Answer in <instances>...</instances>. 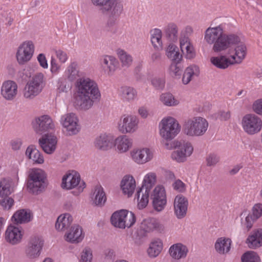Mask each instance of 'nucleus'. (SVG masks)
Returning <instances> with one entry per match:
<instances>
[{
    "mask_svg": "<svg viewBox=\"0 0 262 262\" xmlns=\"http://www.w3.org/2000/svg\"><path fill=\"white\" fill-rule=\"evenodd\" d=\"M76 88L74 103L81 110L90 109L94 102L100 100V92L97 83L93 79L79 78L77 81Z\"/></svg>",
    "mask_w": 262,
    "mask_h": 262,
    "instance_id": "nucleus-1",
    "label": "nucleus"
},
{
    "mask_svg": "<svg viewBox=\"0 0 262 262\" xmlns=\"http://www.w3.org/2000/svg\"><path fill=\"white\" fill-rule=\"evenodd\" d=\"M204 40L209 45H213L212 50L215 52L225 51L240 41V38L234 34L227 35L220 26L209 27L205 32Z\"/></svg>",
    "mask_w": 262,
    "mask_h": 262,
    "instance_id": "nucleus-2",
    "label": "nucleus"
},
{
    "mask_svg": "<svg viewBox=\"0 0 262 262\" xmlns=\"http://www.w3.org/2000/svg\"><path fill=\"white\" fill-rule=\"evenodd\" d=\"M91 4L97 8L99 12L108 16L106 27L110 29L115 24L116 20L124 11L122 0H90Z\"/></svg>",
    "mask_w": 262,
    "mask_h": 262,
    "instance_id": "nucleus-3",
    "label": "nucleus"
},
{
    "mask_svg": "<svg viewBox=\"0 0 262 262\" xmlns=\"http://www.w3.org/2000/svg\"><path fill=\"white\" fill-rule=\"evenodd\" d=\"M208 127V123L204 118L194 117L186 120L183 125L184 134L190 137L203 136Z\"/></svg>",
    "mask_w": 262,
    "mask_h": 262,
    "instance_id": "nucleus-4",
    "label": "nucleus"
},
{
    "mask_svg": "<svg viewBox=\"0 0 262 262\" xmlns=\"http://www.w3.org/2000/svg\"><path fill=\"white\" fill-rule=\"evenodd\" d=\"M46 174L41 169H32L29 171L27 187L31 193L37 194L47 187Z\"/></svg>",
    "mask_w": 262,
    "mask_h": 262,
    "instance_id": "nucleus-5",
    "label": "nucleus"
},
{
    "mask_svg": "<svg viewBox=\"0 0 262 262\" xmlns=\"http://www.w3.org/2000/svg\"><path fill=\"white\" fill-rule=\"evenodd\" d=\"M156 182V175L155 173H148L145 176L141 188L137 191L136 194L139 209H143L147 206L150 189L155 184Z\"/></svg>",
    "mask_w": 262,
    "mask_h": 262,
    "instance_id": "nucleus-6",
    "label": "nucleus"
},
{
    "mask_svg": "<svg viewBox=\"0 0 262 262\" xmlns=\"http://www.w3.org/2000/svg\"><path fill=\"white\" fill-rule=\"evenodd\" d=\"M46 84L44 75L41 73L35 74L28 82L24 90V96L33 99L42 90Z\"/></svg>",
    "mask_w": 262,
    "mask_h": 262,
    "instance_id": "nucleus-7",
    "label": "nucleus"
},
{
    "mask_svg": "<svg viewBox=\"0 0 262 262\" xmlns=\"http://www.w3.org/2000/svg\"><path fill=\"white\" fill-rule=\"evenodd\" d=\"M159 128L160 136L164 139L171 140L180 132L181 127L176 119L169 117L161 121Z\"/></svg>",
    "mask_w": 262,
    "mask_h": 262,
    "instance_id": "nucleus-8",
    "label": "nucleus"
},
{
    "mask_svg": "<svg viewBox=\"0 0 262 262\" xmlns=\"http://www.w3.org/2000/svg\"><path fill=\"white\" fill-rule=\"evenodd\" d=\"M60 122L65 129L67 136L77 135L80 130L81 127L78 118L73 113H67L62 115Z\"/></svg>",
    "mask_w": 262,
    "mask_h": 262,
    "instance_id": "nucleus-9",
    "label": "nucleus"
},
{
    "mask_svg": "<svg viewBox=\"0 0 262 262\" xmlns=\"http://www.w3.org/2000/svg\"><path fill=\"white\" fill-rule=\"evenodd\" d=\"M242 125L244 131L252 135L260 132L262 128V121L254 114H247L242 120Z\"/></svg>",
    "mask_w": 262,
    "mask_h": 262,
    "instance_id": "nucleus-10",
    "label": "nucleus"
},
{
    "mask_svg": "<svg viewBox=\"0 0 262 262\" xmlns=\"http://www.w3.org/2000/svg\"><path fill=\"white\" fill-rule=\"evenodd\" d=\"M177 149L173 151L171 157L178 162H183L192 153L193 148L191 144L187 141L181 140L176 143Z\"/></svg>",
    "mask_w": 262,
    "mask_h": 262,
    "instance_id": "nucleus-11",
    "label": "nucleus"
},
{
    "mask_svg": "<svg viewBox=\"0 0 262 262\" xmlns=\"http://www.w3.org/2000/svg\"><path fill=\"white\" fill-rule=\"evenodd\" d=\"M139 120L134 115H124L118 123V130L122 134L133 133L138 129Z\"/></svg>",
    "mask_w": 262,
    "mask_h": 262,
    "instance_id": "nucleus-12",
    "label": "nucleus"
},
{
    "mask_svg": "<svg viewBox=\"0 0 262 262\" xmlns=\"http://www.w3.org/2000/svg\"><path fill=\"white\" fill-rule=\"evenodd\" d=\"M34 51V46L31 41H26L18 47L16 54L19 64H24L32 58Z\"/></svg>",
    "mask_w": 262,
    "mask_h": 262,
    "instance_id": "nucleus-13",
    "label": "nucleus"
},
{
    "mask_svg": "<svg viewBox=\"0 0 262 262\" xmlns=\"http://www.w3.org/2000/svg\"><path fill=\"white\" fill-rule=\"evenodd\" d=\"M43 246V241L38 236L31 237L25 249V254L27 257L34 259L38 257Z\"/></svg>",
    "mask_w": 262,
    "mask_h": 262,
    "instance_id": "nucleus-14",
    "label": "nucleus"
},
{
    "mask_svg": "<svg viewBox=\"0 0 262 262\" xmlns=\"http://www.w3.org/2000/svg\"><path fill=\"white\" fill-rule=\"evenodd\" d=\"M33 124L36 133L41 135L55 127L52 118L48 115H42L36 118Z\"/></svg>",
    "mask_w": 262,
    "mask_h": 262,
    "instance_id": "nucleus-15",
    "label": "nucleus"
},
{
    "mask_svg": "<svg viewBox=\"0 0 262 262\" xmlns=\"http://www.w3.org/2000/svg\"><path fill=\"white\" fill-rule=\"evenodd\" d=\"M151 197L154 208L158 211L163 210L167 202L164 187L161 186L156 187Z\"/></svg>",
    "mask_w": 262,
    "mask_h": 262,
    "instance_id": "nucleus-16",
    "label": "nucleus"
},
{
    "mask_svg": "<svg viewBox=\"0 0 262 262\" xmlns=\"http://www.w3.org/2000/svg\"><path fill=\"white\" fill-rule=\"evenodd\" d=\"M18 86L16 83L12 80L4 81L1 86V94L7 101H13L17 96Z\"/></svg>",
    "mask_w": 262,
    "mask_h": 262,
    "instance_id": "nucleus-17",
    "label": "nucleus"
},
{
    "mask_svg": "<svg viewBox=\"0 0 262 262\" xmlns=\"http://www.w3.org/2000/svg\"><path fill=\"white\" fill-rule=\"evenodd\" d=\"M173 206L174 213L178 219H182L186 216L188 206V201L186 198L181 194L177 195Z\"/></svg>",
    "mask_w": 262,
    "mask_h": 262,
    "instance_id": "nucleus-18",
    "label": "nucleus"
},
{
    "mask_svg": "<svg viewBox=\"0 0 262 262\" xmlns=\"http://www.w3.org/2000/svg\"><path fill=\"white\" fill-rule=\"evenodd\" d=\"M115 138L111 134H101L97 136L94 142L96 148L101 150H107L114 144Z\"/></svg>",
    "mask_w": 262,
    "mask_h": 262,
    "instance_id": "nucleus-19",
    "label": "nucleus"
},
{
    "mask_svg": "<svg viewBox=\"0 0 262 262\" xmlns=\"http://www.w3.org/2000/svg\"><path fill=\"white\" fill-rule=\"evenodd\" d=\"M57 139L56 136L45 134L39 139V144L42 150L48 154H51L56 148Z\"/></svg>",
    "mask_w": 262,
    "mask_h": 262,
    "instance_id": "nucleus-20",
    "label": "nucleus"
},
{
    "mask_svg": "<svg viewBox=\"0 0 262 262\" xmlns=\"http://www.w3.org/2000/svg\"><path fill=\"white\" fill-rule=\"evenodd\" d=\"M141 229L145 232H151L156 231L162 233L164 231V225L155 218H147L144 219L141 224Z\"/></svg>",
    "mask_w": 262,
    "mask_h": 262,
    "instance_id": "nucleus-21",
    "label": "nucleus"
},
{
    "mask_svg": "<svg viewBox=\"0 0 262 262\" xmlns=\"http://www.w3.org/2000/svg\"><path fill=\"white\" fill-rule=\"evenodd\" d=\"M99 62L101 67L108 75H112L114 73L118 64V61L114 57L108 55L101 57Z\"/></svg>",
    "mask_w": 262,
    "mask_h": 262,
    "instance_id": "nucleus-22",
    "label": "nucleus"
},
{
    "mask_svg": "<svg viewBox=\"0 0 262 262\" xmlns=\"http://www.w3.org/2000/svg\"><path fill=\"white\" fill-rule=\"evenodd\" d=\"M133 160L138 164H143L150 161L152 154L148 148L134 149L130 153Z\"/></svg>",
    "mask_w": 262,
    "mask_h": 262,
    "instance_id": "nucleus-23",
    "label": "nucleus"
},
{
    "mask_svg": "<svg viewBox=\"0 0 262 262\" xmlns=\"http://www.w3.org/2000/svg\"><path fill=\"white\" fill-rule=\"evenodd\" d=\"M80 181L79 174L75 171H72L63 176L61 186L66 189H71L78 186L80 184Z\"/></svg>",
    "mask_w": 262,
    "mask_h": 262,
    "instance_id": "nucleus-24",
    "label": "nucleus"
},
{
    "mask_svg": "<svg viewBox=\"0 0 262 262\" xmlns=\"http://www.w3.org/2000/svg\"><path fill=\"white\" fill-rule=\"evenodd\" d=\"M22 237L21 231L18 227L9 226L6 231V240L11 245H14L20 243Z\"/></svg>",
    "mask_w": 262,
    "mask_h": 262,
    "instance_id": "nucleus-25",
    "label": "nucleus"
},
{
    "mask_svg": "<svg viewBox=\"0 0 262 262\" xmlns=\"http://www.w3.org/2000/svg\"><path fill=\"white\" fill-rule=\"evenodd\" d=\"M66 240L72 243H78L84 237L81 227L77 225L72 226L69 231L65 234Z\"/></svg>",
    "mask_w": 262,
    "mask_h": 262,
    "instance_id": "nucleus-26",
    "label": "nucleus"
},
{
    "mask_svg": "<svg viewBox=\"0 0 262 262\" xmlns=\"http://www.w3.org/2000/svg\"><path fill=\"white\" fill-rule=\"evenodd\" d=\"M120 185L123 193L129 197L134 192L136 182L133 176L126 175L123 178Z\"/></svg>",
    "mask_w": 262,
    "mask_h": 262,
    "instance_id": "nucleus-27",
    "label": "nucleus"
},
{
    "mask_svg": "<svg viewBox=\"0 0 262 262\" xmlns=\"http://www.w3.org/2000/svg\"><path fill=\"white\" fill-rule=\"evenodd\" d=\"M246 243L250 249H256L262 246V229L253 231L246 239Z\"/></svg>",
    "mask_w": 262,
    "mask_h": 262,
    "instance_id": "nucleus-28",
    "label": "nucleus"
},
{
    "mask_svg": "<svg viewBox=\"0 0 262 262\" xmlns=\"http://www.w3.org/2000/svg\"><path fill=\"white\" fill-rule=\"evenodd\" d=\"M169 251L172 258L179 259L186 256L188 249L185 245L181 243H178L171 246Z\"/></svg>",
    "mask_w": 262,
    "mask_h": 262,
    "instance_id": "nucleus-29",
    "label": "nucleus"
},
{
    "mask_svg": "<svg viewBox=\"0 0 262 262\" xmlns=\"http://www.w3.org/2000/svg\"><path fill=\"white\" fill-rule=\"evenodd\" d=\"M164 33L167 40L175 42L178 39V27L173 23L168 24L164 29Z\"/></svg>",
    "mask_w": 262,
    "mask_h": 262,
    "instance_id": "nucleus-30",
    "label": "nucleus"
},
{
    "mask_svg": "<svg viewBox=\"0 0 262 262\" xmlns=\"http://www.w3.org/2000/svg\"><path fill=\"white\" fill-rule=\"evenodd\" d=\"M237 45L234 49L235 55L231 56V58L234 64L241 63L247 54V48L245 44L241 43L240 40Z\"/></svg>",
    "mask_w": 262,
    "mask_h": 262,
    "instance_id": "nucleus-31",
    "label": "nucleus"
},
{
    "mask_svg": "<svg viewBox=\"0 0 262 262\" xmlns=\"http://www.w3.org/2000/svg\"><path fill=\"white\" fill-rule=\"evenodd\" d=\"M25 154L27 158L32 160L35 163L40 164L44 162L43 156L34 145H31L29 146Z\"/></svg>",
    "mask_w": 262,
    "mask_h": 262,
    "instance_id": "nucleus-32",
    "label": "nucleus"
},
{
    "mask_svg": "<svg viewBox=\"0 0 262 262\" xmlns=\"http://www.w3.org/2000/svg\"><path fill=\"white\" fill-rule=\"evenodd\" d=\"M72 222L73 217L70 214H61L57 219L55 228L58 231H64L70 227Z\"/></svg>",
    "mask_w": 262,
    "mask_h": 262,
    "instance_id": "nucleus-33",
    "label": "nucleus"
},
{
    "mask_svg": "<svg viewBox=\"0 0 262 262\" xmlns=\"http://www.w3.org/2000/svg\"><path fill=\"white\" fill-rule=\"evenodd\" d=\"M231 243L230 238L223 237L219 238L215 243V249L220 254H226L230 249Z\"/></svg>",
    "mask_w": 262,
    "mask_h": 262,
    "instance_id": "nucleus-34",
    "label": "nucleus"
},
{
    "mask_svg": "<svg viewBox=\"0 0 262 262\" xmlns=\"http://www.w3.org/2000/svg\"><path fill=\"white\" fill-rule=\"evenodd\" d=\"M31 219V214L29 210L21 209L13 214L12 220L14 223L22 224L30 222Z\"/></svg>",
    "mask_w": 262,
    "mask_h": 262,
    "instance_id": "nucleus-35",
    "label": "nucleus"
},
{
    "mask_svg": "<svg viewBox=\"0 0 262 262\" xmlns=\"http://www.w3.org/2000/svg\"><path fill=\"white\" fill-rule=\"evenodd\" d=\"M210 61L212 64L221 69H225L229 65L234 64L231 58H227L224 55L212 57L210 58Z\"/></svg>",
    "mask_w": 262,
    "mask_h": 262,
    "instance_id": "nucleus-36",
    "label": "nucleus"
},
{
    "mask_svg": "<svg viewBox=\"0 0 262 262\" xmlns=\"http://www.w3.org/2000/svg\"><path fill=\"white\" fill-rule=\"evenodd\" d=\"M116 145L120 152L127 151L132 145V140L126 135H122L115 139Z\"/></svg>",
    "mask_w": 262,
    "mask_h": 262,
    "instance_id": "nucleus-37",
    "label": "nucleus"
},
{
    "mask_svg": "<svg viewBox=\"0 0 262 262\" xmlns=\"http://www.w3.org/2000/svg\"><path fill=\"white\" fill-rule=\"evenodd\" d=\"M166 55L173 62H180L182 55L180 54L179 48L172 42L169 43L166 49Z\"/></svg>",
    "mask_w": 262,
    "mask_h": 262,
    "instance_id": "nucleus-38",
    "label": "nucleus"
},
{
    "mask_svg": "<svg viewBox=\"0 0 262 262\" xmlns=\"http://www.w3.org/2000/svg\"><path fill=\"white\" fill-rule=\"evenodd\" d=\"M13 192V183L11 179H3L0 181V196H9Z\"/></svg>",
    "mask_w": 262,
    "mask_h": 262,
    "instance_id": "nucleus-39",
    "label": "nucleus"
},
{
    "mask_svg": "<svg viewBox=\"0 0 262 262\" xmlns=\"http://www.w3.org/2000/svg\"><path fill=\"white\" fill-rule=\"evenodd\" d=\"M94 197L93 203L96 206L101 207L104 205L106 201V197L103 189L101 186H95Z\"/></svg>",
    "mask_w": 262,
    "mask_h": 262,
    "instance_id": "nucleus-40",
    "label": "nucleus"
},
{
    "mask_svg": "<svg viewBox=\"0 0 262 262\" xmlns=\"http://www.w3.org/2000/svg\"><path fill=\"white\" fill-rule=\"evenodd\" d=\"M200 73L199 68L195 65L190 66L186 68L183 74L182 81L184 84H188L193 76H198Z\"/></svg>",
    "mask_w": 262,
    "mask_h": 262,
    "instance_id": "nucleus-41",
    "label": "nucleus"
},
{
    "mask_svg": "<svg viewBox=\"0 0 262 262\" xmlns=\"http://www.w3.org/2000/svg\"><path fill=\"white\" fill-rule=\"evenodd\" d=\"M65 74L67 79L70 81H73L79 77V70L77 62H71L68 66L65 71Z\"/></svg>",
    "mask_w": 262,
    "mask_h": 262,
    "instance_id": "nucleus-42",
    "label": "nucleus"
},
{
    "mask_svg": "<svg viewBox=\"0 0 262 262\" xmlns=\"http://www.w3.org/2000/svg\"><path fill=\"white\" fill-rule=\"evenodd\" d=\"M120 95L124 100L130 102L135 99L137 96V92L133 88L123 86L120 88Z\"/></svg>",
    "mask_w": 262,
    "mask_h": 262,
    "instance_id": "nucleus-43",
    "label": "nucleus"
},
{
    "mask_svg": "<svg viewBox=\"0 0 262 262\" xmlns=\"http://www.w3.org/2000/svg\"><path fill=\"white\" fill-rule=\"evenodd\" d=\"M117 52L118 57L121 62L122 67L126 68L129 67L133 61L132 56L122 49H118Z\"/></svg>",
    "mask_w": 262,
    "mask_h": 262,
    "instance_id": "nucleus-44",
    "label": "nucleus"
},
{
    "mask_svg": "<svg viewBox=\"0 0 262 262\" xmlns=\"http://www.w3.org/2000/svg\"><path fill=\"white\" fill-rule=\"evenodd\" d=\"M151 42L155 48L158 49L162 46V31L159 29H155L150 31Z\"/></svg>",
    "mask_w": 262,
    "mask_h": 262,
    "instance_id": "nucleus-45",
    "label": "nucleus"
},
{
    "mask_svg": "<svg viewBox=\"0 0 262 262\" xmlns=\"http://www.w3.org/2000/svg\"><path fill=\"white\" fill-rule=\"evenodd\" d=\"M123 217V210L115 212L111 218L112 224L115 227L124 229Z\"/></svg>",
    "mask_w": 262,
    "mask_h": 262,
    "instance_id": "nucleus-46",
    "label": "nucleus"
},
{
    "mask_svg": "<svg viewBox=\"0 0 262 262\" xmlns=\"http://www.w3.org/2000/svg\"><path fill=\"white\" fill-rule=\"evenodd\" d=\"M162 249V243L160 240L152 242L150 244L147 252L150 257H155L158 256Z\"/></svg>",
    "mask_w": 262,
    "mask_h": 262,
    "instance_id": "nucleus-47",
    "label": "nucleus"
},
{
    "mask_svg": "<svg viewBox=\"0 0 262 262\" xmlns=\"http://www.w3.org/2000/svg\"><path fill=\"white\" fill-rule=\"evenodd\" d=\"M160 101L165 105L168 106H176L179 103V101L174 98L170 93H163L160 96Z\"/></svg>",
    "mask_w": 262,
    "mask_h": 262,
    "instance_id": "nucleus-48",
    "label": "nucleus"
},
{
    "mask_svg": "<svg viewBox=\"0 0 262 262\" xmlns=\"http://www.w3.org/2000/svg\"><path fill=\"white\" fill-rule=\"evenodd\" d=\"M123 220L124 229L129 228L135 223L136 217L133 213L126 210H123Z\"/></svg>",
    "mask_w": 262,
    "mask_h": 262,
    "instance_id": "nucleus-49",
    "label": "nucleus"
},
{
    "mask_svg": "<svg viewBox=\"0 0 262 262\" xmlns=\"http://www.w3.org/2000/svg\"><path fill=\"white\" fill-rule=\"evenodd\" d=\"M242 262H260V258L254 251H248L242 257Z\"/></svg>",
    "mask_w": 262,
    "mask_h": 262,
    "instance_id": "nucleus-50",
    "label": "nucleus"
},
{
    "mask_svg": "<svg viewBox=\"0 0 262 262\" xmlns=\"http://www.w3.org/2000/svg\"><path fill=\"white\" fill-rule=\"evenodd\" d=\"M180 62H173L170 64L169 71L170 74L172 76H179L182 73L183 68L180 64Z\"/></svg>",
    "mask_w": 262,
    "mask_h": 262,
    "instance_id": "nucleus-51",
    "label": "nucleus"
},
{
    "mask_svg": "<svg viewBox=\"0 0 262 262\" xmlns=\"http://www.w3.org/2000/svg\"><path fill=\"white\" fill-rule=\"evenodd\" d=\"M93 253L92 249L89 247H85L81 253L80 262H92Z\"/></svg>",
    "mask_w": 262,
    "mask_h": 262,
    "instance_id": "nucleus-52",
    "label": "nucleus"
},
{
    "mask_svg": "<svg viewBox=\"0 0 262 262\" xmlns=\"http://www.w3.org/2000/svg\"><path fill=\"white\" fill-rule=\"evenodd\" d=\"M181 50L183 53H186L187 58L191 59L194 56L193 47L190 42L184 46Z\"/></svg>",
    "mask_w": 262,
    "mask_h": 262,
    "instance_id": "nucleus-53",
    "label": "nucleus"
},
{
    "mask_svg": "<svg viewBox=\"0 0 262 262\" xmlns=\"http://www.w3.org/2000/svg\"><path fill=\"white\" fill-rule=\"evenodd\" d=\"M3 198L0 200V204L4 209L9 210L14 204V200L8 196Z\"/></svg>",
    "mask_w": 262,
    "mask_h": 262,
    "instance_id": "nucleus-54",
    "label": "nucleus"
},
{
    "mask_svg": "<svg viewBox=\"0 0 262 262\" xmlns=\"http://www.w3.org/2000/svg\"><path fill=\"white\" fill-rule=\"evenodd\" d=\"M254 217L250 214H248L245 217L244 220H242V224L243 226L245 227L247 231L249 230L252 227L254 221Z\"/></svg>",
    "mask_w": 262,
    "mask_h": 262,
    "instance_id": "nucleus-55",
    "label": "nucleus"
},
{
    "mask_svg": "<svg viewBox=\"0 0 262 262\" xmlns=\"http://www.w3.org/2000/svg\"><path fill=\"white\" fill-rule=\"evenodd\" d=\"M207 165L208 166H214L219 161V157L214 154H210L206 158Z\"/></svg>",
    "mask_w": 262,
    "mask_h": 262,
    "instance_id": "nucleus-56",
    "label": "nucleus"
},
{
    "mask_svg": "<svg viewBox=\"0 0 262 262\" xmlns=\"http://www.w3.org/2000/svg\"><path fill=\"white\" fill-rule=\"evenodd\" d=\"M252 215L254 219H258L262 215V204H255L252 209Z\"/></svg>",
    "mask_w": 262,
    "mask_h": 262,
    "instance_id": "nucleus-57",
    "label": "nucleus"
},
{
    "mask_svg": "<svg viewBox=\"0 0 262 262\" xmlns=\"http://www.w3.org/2000/svg\"><path fill=\"white\" fill-rule=\"evenodd\" d=\"M172 186L174 190L180 192H183L186 190L185 184L180 180H176L172 184Z\"/></svg>",
    "mask_w": 262,
    "mask_h": 262,
    "instance_id": "nucleus-58",
    "label": "nucleus"
},
{
    "mask_svg": "<svg viewBox=\"0 0 262 262\" xmlns=\"http://www.w3.org/2000/svg\"><path fill=\"white\" fill-rule=\"evenodd\" d=\"M151 84L157 90L163 89L164 87V80L161 78L155 77L151 80Z\"/></svg>",
    "mask_w": 262,
    "mask_h": 262,
    "instance_id": "nucleus-59",
    "label": "nucleus"
},
{
    "mask_svg": "<svg viewBox=\"0 0 262 262\" xmlns=\"http://www.w3.org/2000/svg\"><path fill=\"white\" fill-rule=\"evenodd\" d=\"M252 108L257 114L262 116V99L256 100L253 104Z\"/></svg>",
    "mask_w": 262,
    "mask_h": 262,
    "instance_id": "nucleus-60",
    "label": "nucleus"
},
{
    "mask_svg": "<svg viewBox=\"0 0 262 262\" xmlns=\"http://www.w3.org/2000/svg\"><path fill=\"white\" fill-rule=\"evenodd\" d=\"M55 53L57 57L61 62L64 63L67 61L68 55L66 52L61 50H56Z\"/></svg>",
    "mask_w": 262,
    "mask_h": 262,
    "instance_id": "nucleus-61",
    "label": "nucleus"
},
{
    "mask_svg": "<svg viewBox=\"0 0 262 262\" xmlns=\"http://www.w3.org/2000/svg\"><path fill=\"white\" fill-rule=\"evenodd\" d=\"M10 145L13 150H18L22 145V141L20 139L13 140L11 141Z\"/></svg>",
    "mask_w": 262,
    "mask_h": 262,
    "instance_id": "nucleus-62",
    "label": "nucleus"
},
{
    "mask_svg": "<svg viewBox=\"0 0 262 262\" xmlns=\"http://www.w3.org/2000/svg\"><path fill=\"white\" fill-rule=\"evenodd\" d=\"M37 60L40 64V66L43 68V69L48 68V64L47 63V60L45 57V55L43 54H39L37 57Z\"/></svg>",
    "mask_w": 262,
    "mask_h": 262,
    "instance_id": "nucleus-63",
    "label": "nucleus"
},
{
    "mask_svg": "<svg viewBox=\"0 0 262 262\" xmlns=\"http://www.w3.org/2000/svg\"><path fill=\"white\" fill-rule=\"evenodd\" d=\"M51 71L53 74H57L60 69V66L56 62L55 59L52 58L51 61Z\"/></svg>",
    "mask_w": 262,
    "mask_h": 262,
    "instance_id": "nucleus-64",
    "label": "nucleus"
}]
</instances>
